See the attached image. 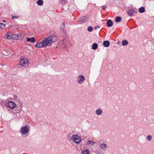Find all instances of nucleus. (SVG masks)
Returning <instances> with one entry per match:
<instances>
[{"mask_svg": "<svg viewBox=\"0 0 154 154\" xmlns=\"http://www.w3.org/2000/svg\"><path fill=\"white\" fill-rule=\"evenodd\" d=\"M16 35L14 36V38L16 39H18L20 40H22L23 38V36L20 33H19L17 35Z\"/></svg>", "mask_w": 154, "mask_h": 154, "instance_id": "nucleus-11", "label": "nucleus"}, {"mask_svg": "<svg viewBox=\"0 0 154 154\" xmlns=\"http://www.w3.org/2000/svg\"><path fill=\"white\" fill-rule=\"evenodd\" d=\"M81 153L82 154H91L90 151L88 149H85L81 151Z\"/></svg>", "mask_w": 154, "mask_h": 154, "instance_id": "nucleus-15", "label": "nucleus"}, {"mask_svg": "<svg viewBox=\"0 0 154 154\" xmlns=\"http://www.w3.org/2000/svg\"><path fill=\"white\" fill-rule=\"evenodd\" d=\"M94 143H96V142L93 141H92L90 140H88L87 143V144L88 145L90 146L91 145L92 146H93Z\"/></svg>", "mask_w": 154, "mask_h": 154, "instance_id": "nucleus-14", "label": "nucleus"}, {"mask_svg": "<svg viewBox=\"0 0 154 154\" xmlns=\"http://www.w3.org/2000/svg\"><path fill=\"white\" fill-rule=\"evenodd\" d=\"M5 26V24L2 23H0V30L4 29Z\"/></svg>", "mask_w": 154, "mask_h": 154, "instance_id": "nucleus-22", "label": "nucleus"}, {"mask_svg": "<svg viewBox=\"0 0 154 154\" xmlns=\"http://www.w3.org/2000/svg\"><path fill=\"white\" fill-rule=\"evenodd\" d=\"M100 147L103 150H106L108 147V145L105 143H103L100 144Z\"/></svg>", "mask_w": 154, "mask_h": 154, "instance_id": "nucleus-9", "label": "nucleus"}, {"mask_svg": "<svg viewBox=\"0 0 154 154\" xmlns=\"http://www.w3.org/2000/svg\"><path fill=\"white\" fill-rule=\"evenodd\" d=\"M20 65L24 67H27L29 65V61L27 59H25L23 57L20 59Z\"/></svg>", "mask_w": 154, "mask_h": 154, "instance_id": "nucleus-3", "label": "nucleus"}, {"mask_svg": "<svg viewBox=\"0 0 154 154\" xmlns=\"http://www.w3.org/2000/svg\"><path fill=\"white\" fill-rule=\"evenodd\" d=\"M87 20V18L83 16L79 19L78 22L79 23L81 24L85 23Z\"/></svg>", "mask_w": 154, "mask_h": 154, "instance_id": "nucleus-8", "label": "nucleus"}, {"mask_svg": "<svg viewBox=\"0 0 154 154\" xmlns=\"http://www.w3.org/2000/svg\"><path fill=\"white\" fill-rule=\"evenodd\" d=\"M122 44L123 46H125L128 44V42L127 40H124L122 42Z\"/></svg>", "mask_w": 154, "mask_h": 154, "instance_id": "nucleus-19", "label": "nucleus"}, {"mask_svg": "<svg viewBox=\"0 0 154 154\" xmlns=\"http://www.w3.org/2000/svg\"><path fill=\"white\" fill-rule=\"evenodd\" d=\"M145 8L143 7H142L139 8V12L140 13H143L145 11Z\"/></svg>", "mask_w": 154, "mask_h": 154, "instance_id": "nucleus-20", "label": "nucleus"}, {"mask_svg": "<svg viewBox=\"0 0 154 154\" xmlns=\"http://www.w3.org/2000/svg\"><path fill=\"white\" fill-rule=\"evenodd\" d=\"M63 25H65V23H63Z\"/></svg>", "mask_w": 154, "mask_h": 154, "instance_id": "nucleus-32", "label": "nucleus"}, {"mask_svg": "<svg viewBox=\"0 0 154 154\" xmlns=\"http://www.w3.org/2000/svg\"><path fill=\"white\" fill-rule=\"evenodd\" d=\"M71 140L76 144H79L82 140L81 138L78 135H73L71 137Z\"/></svg>", "mask_w": 154, "mask_h": 154, "instance_id": "nucleus-4", "label": "nucleus"}, {"mask_svg": "<svg viewBox=\"0 0 154 154\" xmlns=\"http://www.w3.org/2000/svg\"><path fill=\"white\" fill-rule=\"evenodd\" d=\"M135 13V11L132 9H129L127 11L128 14L131 16H132Z\"/></svg>", "mask_w": 154, "mask_h": 154, "instance_id": "nucleus-10", "label": "nucleus"}, {"mask_svg": "<svg viewBox=\"0 0 154 154\" xmlns=\"http://www.w3.org/2000/svg\"><path fill=\"white\" fill-rule=\"evenodd\" d=\"M87 30L89 32H91L93 30V28L91 26H89L87 29Z\"/></svg>", "mask_w": 154, "mask_h": 154, "instance_id": "nucleus-24", "label": "nucleus"}, {"mask_svg": "<svg viewBox=\"0 0 154 154\" xmlns=\"http://www.w3.org/2000/svg\"><path fill=\"white\" fill-rule=\"evenodd\" d=\"M103 112L102 110L100 109H97L96 111V113L98 115H101Z\"/></svg>", "mask_w": 154, "mask_h": 154, "instance_id": "nucleus-17", "label": "nucleus"}, {"mask_svg": "<svg viewBox=\"0 0 154 154\" xmlns=\"http://www.w3.org/2000/svg\"><path fill=\"white\" fill-rule=\"evenodd\" d=\"M106 24L108 27H110L113 25V22L111 20H109L107 21Z\"/></svg>", "mask_w": 154, "mask_h": 154, "instance_id": "nucleus-13", "label": "nucleus"}, {"mask_svg": "<svg viewBox=\"0 0 154 154\" xmlns=\"http://www.w3.org/2000/svg\"><path fill=\"white\" fill-rule=\"evenodd\" d=\"M115 21L116 23L120 22L121 20V17L119 16L116 17L115 18Z\"/></svg>", "mask_w": 154, "mask_h": 154, "instance_id": "nucleus-21", "label": "nucleus"}, {"mask_svg": "<svg viewBox=\"0 0 154 154\" xmlns=\"http://www.w3.org/2000/svg\"><path fill=\"white\" fill-rule=\"evenodd\" d=\"M98 47V44L97 43H94L92 45V48L93 50H96Z\"/></svg>", "mask_w": 154, "mask_h": 154, "instance_id": "nucleus-18", "label": "nucleus"}, {"mask_svg": "<svg viewBox=\"0 0 154 154\" xmlns=\"http://www.w3.org/2000/svg\"><path fill=\"white\" fill-rule=\"evenodd\" d=\"M100 28V26H96L95 27V29H96L97 28Z\"/></svg>", "mask_w": 154, "mask_h": 154, "instance_id": "nucleus-29", "label": "nucleus"}, {"mask_svg": "<svg viewBox=\"0 0 154 154\" xmlns=\"http://www.w3.org/2000/svg\"><path fill=\"white\" fill-rule=\"evenodd\" d=\"M58 39L57 36L55 35H51L45 38L41 42L37 43L35 46L38 48H46L49 46L53 43L54 42Z\"/></svg>", "mask_w": 154, "mask_h": 154, "instance_id": "nucleus-1", "label": "nucleus"}, {"mask_svg": "<svg viewBox=\"0 0 154 154\" xmlns=\"http://www.w3.org/2000/svg\"><path fill=\"white\" fill-rule=\"evenodd\" d=\"M110 44V42L109 41H104L103 43V45L105 47H108L109 46Z\"/></svg>", "mask_w": 154, "mask_h": 154, "instance_id": "nucleus-16", "label": "nucleus"}, {"mask_svg": "<svg viewBox=\"0 0 154 154\" xmlns=\"http://www.w3.org/2000/svg\"><path fill=\"white\" fill-rule=\"evenodd\" d=\"M13 97L14 98H16L17 97V96L16 95H14Z\"/></svg>", "mask_w": 154, "mask_h": 154, "instance_id": "nucleus-30", "label": "nucleus"}, {"mask_svg": "<svg viewBox=\"0 0 154 154\" xmlns=\"http://www.w3.org/2000/svg\"><path fill=\"white\" fill-rule=\"evenodd\" d=\"M37 3L39 5H42L43 4V2L42 0H38L37 2Z\"/></svg>", "mask_w": 154, "mask_h": 154, "instance_id": "nucleus-23", "label": "nucleus"}, {"mask_svg": "<svg viewBox=\"0 0 154 154\" xmlns=\"http://www.w3.org/2000/svg\"><path fill=\"white\" fill-rule=\"evenodd\" d=\"M66 2V0H61V3L62 4H64Z\"/></svg>", "mask_w": 154, "mask_h": 154, "instance_id": "nucleus-27", "label": "nucleus"}, {"mask_svg": "<svg viewBox=\"0 0 154 154\" xmlns=\"http://www.w3.org/2000/svg\"><path fill=\"white\" fill-rule=\"evenodd\" d=\"M152 137L151 135H148L147 137V140H148L149 141H150L152 139Z\"/></svg>", "mask_w": 154, "mask_h": 154, "instance_id": "nucleus-25", "label": "nucleus"}, {"mask_svg": "<svg viewBox=\"0 0 154 154\" xmlns=\"http://www.w3.org/2000/svg\"><path fill=\"white\" fill-rule=\"evenodd\" d=\"M29 126L28 125L21 127L20 130V132L22 135H26L29 133Z\"/></svg>", "mask_w": 154, "mask_h": 154, "instance_id": "nucleus-2", "label": "nucleus"}, {"mask_svg": "<svg viewBox=\"0 0 154 154\" xmlns=\"http://www.w3.org/2000/svg\"><path fill=\"white\" fill-rule=\"evenodd\" d=\"M16 35H11V34L9 32H8L5 34L4 37L5 39H11L12 38H14V36H16Z\"/></svg>", "mask_w": 154, "mask_h": 154, "instance_id": "nucleus-6", "label": "nucleus"}, {"mask_svg": "<svg viewBox=\"0 0 154 154\" xmlns=\"http://www.w3.org/2000/svg\"><path fill=\"white\" fill-rule=\"evenodd\" d=\"M6 105L11 109H14L17 106V105L15 103L12 101H9L8 102L6 103Z\"/></svg>", "mask_w": 154, "mask_h": 154, "instance_id": "nucleus-5", "label": "nucleus"}, {"mask_svg": "<svg viewBox=\"0 0 154 154\" xmlns=\"http://www.w3.org/2000/svg\"><path fill=\"white\" fill-rule=\"evenodd\" d=\"M3 22L4 23H5V20H3Z\"/></svg>", "mask_w": 154, "mask_h": 154, "instance_id": "nucleus-31", "label": "nucleus"}, {"mask_svg": "<svg viewBox=\"0 0 154 154\" xmlns=\"http://www.w3.org/2000/svg\"><path fill=\"white\" fill-rule=\"evenodd\" d=\"M19 17V16L18 15H12V19H14V18H18Z\"/></svg>", "mask_w": 154, "mask_h": 154, "instance_id": "nucleus-26", "label": "nucleus"}, {"mask_svg": "<svg viewBox=\"0 0 154 154\" xmlns=\"http://www.w3.org/2000/svg\"><path fill=\"white\" fill-rule=\"evenodd\" d=\"M26 41L27 42H30L32 43H34L35 42V39L33 37L31 38L28 37L27 38Z\"/></svg>", "mask_w": 154, "mask_h": 154, "instance_id": "nucleus-12", "label": "nucleus"}, {"mask_svg": "<svg viewBox=\"0 0 154 154\" xmlns=\"http://www.w3.org/2000/svg\"><path fill=\"white\" fill-rule=\"evenodd\" d=\"M102 9L104 10H105L106 8H107V6H106L103 5V6H102Z\"/></svg>", "mask_w": 154, "mask_h": 154, "instance_id": "nucleus-28", "label": "nucleus"}, {"mask_svg": "<svg viewBox=\"0 0 154 154\" xmlns=\"http://www.w3.org/2000/svg\"><path fill=\"white\" fill-rule=\"evenodd\" d=\"M78 78L79 79V80L77 81V82L79 83L80 84H82L85 81V79L84 75H79L78 76Z\"/></svg>", "mask_w": 154, "mask_h": 154, "instance_id": "nucleus-7", "label": "nucleus"}]
</instances>
